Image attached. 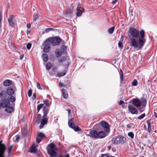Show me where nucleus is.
Returning a JSON list of instances; mask_svg holds the SVG:
<instances>
[{
	"mask_svg": "<svg viewBox=\"0 0 157 157\" xmlns=\"http://www.w3.org/2000/svg\"><path fill=\"white\" fill-rule=\"evenodd\" d=\"M2 140L0 141V157H5V152L6 147L4 144H2Z\"/></svg>",
	"mask_w": 157,
	"mask_h": 157,
	"instance_id": "3",
	"label": "nucleus"
},
{
	"mask_svg": "<svg viewBox=\"0 0 157 157\" xmlns=\"http://www.w3.org/2000/svg\"><path fill=\"white\" fill-rule=\"evenodd\" d=\"M52 70L53 71L55 72V71H56L57 70V68L56 67H53L52 68Z\"/></svg>",
	"mask_w": 157,
	"mask_h": 157,
	"instance_id": "51",
	"label": "nucleus"
},
{
	"mask_svg": "<svg viewBox=\"0 0 157 157\" xmlns=\"http://www.w3.org/2000/svg\"><path fill=\"white\" fill-rule=\"evenodd\" d=\"M114 26L111 27L108 29V32L110 34L112 33L114 31Z\"/></svg>",
	"mask_w": 157,
	"mask_h": 157,
	"instance_id": "33",
	"label": "nucleus"
},
{
	"mask_svg": "<svg viewBox=\"0 0 157 157\" xmlns=\"http://www.w3.org/2000/svg\"><path fill=\"white\" fill-rule=\"evenodd\" d=\"M72 128L76 132L81 131L80 128L78 126H75V125L73 127H72Z\"/></svg>",
	"mask_w": 157,
	"mask_h": 157,
	"instance_id": "29",
	"label": "nucleus"
},
{
	"mask_svg": "<svg viewBox=\"0 0 157 157\" xmlns=\"http://www.w3.org/2000/svg\"><path fill=\"white\" fill-rule=\"evenodd\" d=\"M12 147H13L12 146H11L9 147L8 149V153H10V152L12 150Z\"/></svg>",
	"mask_w": 157,
	"mask_h": 157,
	"instance_id": "47",
	"label": "nucleus"
},
{
	"mask_svg": "<svg viewBox=\"0 0 157 157\" xmlns=\"http://www.w3.org/2000/svg\"><path fill=\"white\" fill-rule=\"evenodd\" d=\"M112 150L113 151L115 152L116 151V149L115 148H112Z\"/></svg>",
	"mask_w": 157,
	"mask_h": 157,
	"instance_id": "62",
	"label": "nucleus"
},
{
	"mask_svg": "<svg viewBox=\"0 0 157 157\" xmlns=\"http://www.w3.org/2000/svg\"><path fill=\"white\" fill-rule=\"evenodd\" d=\"M154 116L156 118H157V114L155 112H154Z\"/></svg>",
	"mask_w": 157,
	"mask_h": 157,
	"instance_id": "60",
	"label": "nucleus"
},
{
	"mask_svg": "<svg viewBox=\"0 0 157 157\" xmlns=\"http://www.w3.org/2000/svg\"><path fill=\"white\" fill-rule=\"evenodd\" d=\"M67 110L68 111V113L70 114L71 112V110L70 109H67Z\"/></svg>",
	"mask_w": 157,
	"mask_h": 157,
	"instance_id": "63",
	"label": "nucleus"
},
{
	"mask_svg": "<svg viewBox=\"0 0 157 157\" xmlns=\"http://www.w3.org/2000/svg\"><path fill=\"white\" fill-rule=\"evenodd\" d=\"M36 146H32L30 150V152L32 153H35V148H36Z\"/></svg>",
	"mask_w": 157,
	"mask_h": 157,
	"instance_id": "36",
	"label": "nucleus"
},
{
	"mask_svg": "<svg viewBox=\"0 0 157 157\" xmlns=\"http://www.w3.org/2000/svg\"><path fill=\"white\" fill-rule=\"evenodd\" d=\"M118 46L121 49H122L123 48V44L121 40L118 43Z\"/></svg>",
	"mask_w": 157,
	"mask_h": 157,
	"instance_id": "35",
	"label": "nucleus"
},
{
	"mask_svg": "<svg viewBox=\"0 0 157 157\" xmlns=\"http://www.w3.org/2000/svg\"><path fill=\"white\" fill-rule=\"evenodd\" d=\"M32 46V44L30 43H29L27 44L26 45V47L27 49H30Z\"/></svg>",
	"mask_w": 157,
	"mask_h": 157,
	"instance_id": "46",
	"label": "nucleus"
},
{
	"mask_svg": "<svg viewBox=\"0 0 157 157\" xmlns=\"http://www.w3.org/2000/svg\"><path fill=\"white\" fill-rule=\"evenodd\" d=\"M54 144L51 143L47 147L48 153L51 157H56L57 155V148Z\"/></svg>",
	"mask_w": 157,
	"mask_h": 157,
	"instance_id": "2",
	"label": "nucleus"
},
{
	"mask_svg": "<svg viewBox=\"0 0 157 157\" xmlns=\"http://www.w3.org/2000/svg\"><path fill=\"white\" fill-rule=\"evenodd\" d=\"M101 157H110L109 156L107 155L104 154L101 156Z\"/></svg>",
	"mask_w": 157,
	"mask_h": 157,
	"instance_id": "54",
	"label": "nucleus"
},
{
	"mask_svg": "<svg viewBox=\"0 0 157 157\" xmlns=\"http://www.w3.org/2000/svg\"><path fill=\"white\" fill-rule=\"evenodd\" d=\"M147 103V101L145 98L142 99L141 101V104L143 106H146Z\"/></svg>",
	"mask_w": 157,
	"mask_h": 157,
	"instance_id": "28",
	"label": "nucleus"
},
{
	"mask_svg": "<svg viewBox=\"0 0 157 157\" xmlns=\"http://www.w3.org/2000/svg\"><path fill=\"white\" fill-rule=\"evenodd\" d=\"M128 135L132 139L134 137V134L132 132H129L128 133Z\"/></svg>",
	"mask_w": 157,
	"mask_h": 157,
	"instance_id": "37",
	"label": "nucleus"
},
{
	"mask_svg": "<svg viewBox=\"0 0 157 157\" xmlns=\"http://www.w3.org/2000/svg\"><path fill=\"white\" fill-rule=\"evenodd\" d=\"M38 15L36 13H35V15L33 17V21H35L38 18Z\"/></svg>",
	"mask_w": 157,
	"mask_h": 157,
	"instance_id": "41",
	"label": "nucleus"
},
{
	"mask_svg": "<svg viewBox=\"0 0 157 157\" xmlns=\"http://www.w3.org/2000/svg\"><path fill=\"white\" fill-rule=\"evenodd\" d=\"M27 27L29 29L31 27V24H28L27 25Z\"/></svg>",
	"mask_w": 157,
	"mask_h": 157,
	"instance_id": "56",
	"label": "nucleus"
},
{
	"mask_svg": "<svg viewBox=\"0 0 157 157\" xmlns=\"http://www.w3.org/2000/svg\"><path fill=\"white\" fill-rule=\"evenodd\" d=\"M111 147L110 146H108V148L109 150H110L111 149Z\"/></svg>",
	"mask_w": 157,
	"mask_h": 157,
	"instance_id": "64",
	"label": "nucleus"
},
{
	"mask_svg": "<svg viewBox=\"0 0 157 157\" xmlns=\"http://www.w3.org/2000/svg\"><path fill=\"white\" fill-rule=\"evenodd\" d=\"M44 45L47 46H50V44H52V41L51 38L47 39L44 42Z\"/></svg>",
	"mask_w": 157,
	"mask_h": 157,
	"instance_id": "20",
	"label": "nucleus"
},
{
	"mask_svg": "<svg viewBox=\"0 0 157 157\" xmlns=\"http://www.w3.org/2000/svg\"><path fill=\"white\" fill-rule=\"evenodd\" d=\"M128 110L132 114H137L138 113V111L136 109L134 108V106L131 105L129 104L128 106Z\"/></svg>",
	"mask_w": 157,
	"mask_h": 157,
	"instance_id": "6",
	"label": "nucleus"
},
{
	"mask_svg": "<svg viewBox=\"0 0 157 157\" xmlns=\"http://www.w3.org/2000/svg\"><path fill=\"white\" fill-rule=\"evenodd\" d=\"M132 85L135 86L137 85V81L136 79H134L132 82Z\"/></svg>",
	"mask_w": 157,
	"mask_h": 157,
	"instance_id": "38",
	"label": "nucleus"
},
{
	"mask_svg": "<svg viewBox=\"0 0 157 157\" xmlns=\"http://www.w3.org/2000/svg\"><path fill=\"white\" fill-rule=\"evenodd\" d=\"M133 104L136 107H139L141 105V101L138 98H134L132 99Z\"/></svg>",
	"mask_w": 157,
	"mask_h": 157,
	"instance_id": "9",
	"label": "nucleus"
},
{
	"mask_svg": "<svg viewBox=\"0 0 157 157\" xmlns=\"http://www.w3.org/2000/svg\"><path fill=\"white\" fill-rule=\"evenodd\" d=\"M117 1V0H114L112 2V3L113 4H114Z\"/></svg>",
	"mask_w": 157,
	"mask_h": 157,
	"instance_id": "57",
	"label": "nucleus"
},
{
	"mask_svg": "<svg viewBox=\"0 0 157 157\" xmlns=\"http://www.w3.org/2000/svg\"><path fill=\"white\" fill-rule=\"evenodd\" d=\"M52 63L50 62H48L47 63L46 65V69L48 70H50L52 67Z\"/></svg>",
	"mask_w": 157,
	"mask_h": 157,
	"instance_id": "31",
	"label": "nucleus"
},
{
	"mask_svg": "<svg viewBox=\"0 0 157 157\" xmlns=\"http://www.w3.org/2000/svg\"><path fill=\"white\" fill-rule=\"evenodd\" d=\"M145 116V113H144L141 115L140 116H139L138 117L137 119L139 120H141Z\"/></svg>",
	"mask_w": 157,
	"mask_h": 157,
	"instance_id": "39",
	"label": "nucleus"
},
{
	"mask_svg": "<svg viewBox=\"0 0 157 157\" xmlns=\"http://www.w3.org/2000/svg\"><path fill=\"white\" fill-rule=\"evenodd\" d=\"M48 118V117H43L40 126V129L44 127V125L47 123Z\"/></svg>",
	"mask_w": 157,
	"mask_h": 157,
	"instance_id": "8",
	"label": "nucleus"
},
{
	"mask_svg": "<svg viewBox=\"0 0 157 157\" xmlns=\"http://www.w3.org/2000/svg\"><path fill=\"white\" fill-rule=\"evenodd\" d=\"M58 74L59 77H61L64 76L65 75V73L62 72H58Z\"/></svg>",
	"mask_w": 157,
	"mask_h": 157,
	"instance_id": "42",
	"label": "nucleus"
},
{
	"mask_svg": "<svg viewBox=\"0 0 157 157\" xmlns=\"http://www.w3.org/2000/svg\"><path fill=\"white\" fill-rule=\"evenodd\" d=\"M7 94L6 91L5 90L2 91L0 92V98L3 100L6 99Z\"/></svg>",
	"mask_w": 157,
	"mask_h": 157,
	"instance_id": "15",
	"label": "nucleus"
},
{
	"mask_svg": "<svg viewBox=\"0 0 157 157\" xmlns=\"http://www.w3.org/2000/svg\"><path fill=\"white\" fill-rule=\"evenodd\" d=\"M24 55H21L20 56V59H22L24 57Z\"/></svg>",
	"mask_w": 157,
	"mask_h": 157,
	"instance_id": "59",
	"label": "nucleus"
},
{
	"mask_svg": "<svg viewBox=\"0 0 157 157\" xmlns=\"http://www.w3.org/2000/svg\"><path fill=\"white\" fill-rule=\"evenodd\" d=\"M111 142L114 144H119L118 138L117 137L116 138H113L111 140Z\"/></svg>",
	"mask_w": 157,
	"mask_h": 157,
	"instance_id": "25",
	"label": "nucleus"
},
{
	"mask_svg": "<svg viewBox=\"0 0 157 157\" xmlns=\"http://www.w3.org/2000/svg\"><path fill=\"white\" fill-rule=\"evenodd\" d=\"M49 101L48 99L44 101V103L46 105V106H48L49 105Z\"/></svg>",
	"mask_w": 157,
	"mask_h": 157,
	"instance_id": "40",
	"label": "nucleus"
},
{
	"mask_svg": "<svg viewBox=\"0 0 157 157\" xmlns=\"http://www.w3.org/2000/svg\"><path fill=\"white\" fill-rule=\"evenodd\" d=\"M45 137V135L43 132H39L36 139V142L38 143H39L40 142L41 140Z\"/></svg>",
	"mask_w": 157,
	"mask_h": 157,
	"instance_id": "12",
	"label": "nucleus"
},
{
	"mask_svg": "<svg viewBox=\"0 0 157 157\" xmlns=\"http://www.w3.org/2000/svg\"><path fill=\"white\" fill-rule=\"evenodd\" d=\"M37 88H38V89H40V90H42V89L41 88V87H40V83L39 82H37V86H36Z\"/></svg>",
	"mask_w": 157,
	"mask_h": 157,
	"instance_id": "48",
	"label": "nucleus"
},
{
	"mask_svg": "<svg viewBox=\"0 0 157 157\" xmlns=\"http://www.w3.org/2000/svg\"><path fill=\"white\" fill-rule=\"evenodd\" d=\"M10 106V104L8 105L5 108H6L5 109V111L8 113H11L13 111V109L12 107Z\"/></svg>",
	"mask_w": 157,
	"mask_h": 157,
	"instance_id": "17",
	"label": "nucleus"
},
{
	"mask_svg": "<svg viewBox=\"0 0 157 157\" xmlns=\"http://www.w3.org/2000/svg\"><path fill=\"white\" fill-rule=\"evenodd\" d=\"M118 140L119 144H123L126 142V139L123 136H120L118 137Z\"/></svg>",
	"mask_w": 157,
	"mask_h": 157,
	"instance_id": "18",
	"label": "nucleus"
},
{
	"mask_svg": "<svg viewBox=\"0 0 157 157\" xmlns=\"http://www.w3.org/2000/svg\"><path fill=\"white\" fill-rule=\"evenodd\" d=\"M108 133L104 130L98 131V139L104 138L107 135V133Z\"/></svg>",
	"mask_w": 157,
	"mask_h": 157,
	"instance_id": "7",
	"label": "nucleus"
},
{
	"mask_svg": "<svg viewBox=\"0 0 157 157\" xmlns=\"http://www.w3.org/2000/svg\"><path fill=\"white\" fill-rule=\"evenodd\" d=\"M73 118H71L68 121L69 126L71 128H72V127H73L75 125L73 121Z\"/></svg>",
	"mask_w": 157,
	"mask_h": 157,
	"instance_id": "22",
	"label": "nucleus"
},
{
	"mask_svg": "<svg viewBox=\"0 0 157 157\" xmlns=\"http://www.w3.org/2000/svg\"><path fill=\"white\" fill-rule=\"evenodd\" d=\"M13 16L10 15L8 19V21L9 22L10 25L12 26L13 27L14 25V21L13 20Z\"/></svg>",
	"mask_w": 157,
	"mask_h": 157,
	"instance_id": "13",
	"label": "nucleus"
},
{
	"mask_svg": "<svg viewBox=\"0 0 157 157\" xmlns=\"http://www.w3.org/2000/svg\"><path fill=\"white\" fill-rule=\"evenodd\" d=\"M49 110V109L46 106H44L42 109L43 113H44L42 117H47V115L48 113Z\"/></svg>",
	"mask_w": 157,
	"mask_h": 157,
	"instance_id": "14",
	"label": "nucleus"
},
{
	"mask_svg": "<svg viewBox=\"0 0 157 157\" xmlns=\"http://www.w3.org/2000/svg\"><path fill=\"white\" fill-rule=\"evenodd\" d=\"M120 73L121 75L120 76V78L121 80H122L123 78V73L121 70Z\"/></svg>",
	"mask_w": 157,
	"mask_h": 157,
	"instance_id": "45",
	"label": "nucleus"
},
{
	"mask_svg": "<svg viewBox=\"0 0 157 157\" xmlns=\"http://www.w3.org/2000/svg\"><path fill=\"white\" fill-rule=\"evenodd\" d=\"M124 103V102L123 101L121 100L119 102V105H121Z\"/></svg>",
	"mask_w": 157,
	"mask_h": 157,
	"instance_id": "55",
	"label": "nucleus"
},
{
	"mask_svg": "<svg viewBox=\"0 0 157 157\" xmlns=\"http://www.w3.org/2000/svg\"><path fill=\"white\" fill-rule=\"evenodd\" d=\"M90 135H89V136H91L94 138L98 139V131L95 130H93L90 131Z\"/></svg>",
	"mask_w": 157,
	"mask_h": 157,
	"instance_id": "10",
	"label": "nucleus"
},
{
	"mask_svg": "<svg viewBox=\"0 0 157 157\" xmlns=\"http://www.w3.org/2000/svg\"><path fill=\"white\" fill-rule=\"evenodd\" d=\"M6 91L9 95H13L15 92L13 88L10 87L8 88Z\"/></svg>",
	"mask_w": 157,
	"mask_h": 157,
	"instance_id": "16",
	"label": "nucleus"
},
{
	"mask_svg": "<svg viewBox=\"0 0 157 157\" xmlns=\"http://www.w3.org/2000/svg\"><path fill=\"white\" fill-rule=\"evenodd\" d=\"M20 138V137L19 135H17L16 136V141L18 140Z\"/></svg>",
	"mask_w": 157,
	"mask_h": 157,
	"instance_id": "53",
	"label": "nucleus"
},
{
	"mask_svg": "<svg viewBox=\"0 0 157 157\" xmlns=\"http://www.w3.org/2000/svg\"><path fill=\"white\" fill-rule=\"evenodd\" d=\"M42 57L43 61L45 62H46L48 60V55L46 53H44L42 54Z\"/></svg>",
	"mask_w": 157,
	"mask_h": 157,
	"instance_id": "23",
	"label": "nucleus"
},
{
	"mask_svg": "<svg viewBox=\"0 0 157 157\" xmlns=\"http://www.w3.org/2000/svg\"><path fill=\"white\" fill-rule=\"evenodd\" d=\"M72 12H73V10H68L67 12V13H69L70 14H72Z\"/></svg>",
	"mask_w": 157,
	"mask_h": 157,
	"instance_id": "50",
	"label": "nucleus"
},
{
	"mask_svg": "<svg viewBox=\"0 0 157 157\" xmlns=\"http://www.w3.org/2000/svg\"><path fill=\"white\" fill-rule=\"evenodd\" d=\"M50 49V46L45 45L44 48V51L46 53L48 52Z\"/></svg>",
	"mask_w": 157,
	"mask_h": 157,
	"instance_id": "27",
	"label": "nucleus"
},
{
	"mask_svg": "<svg viewBox=\"0 0 157 157\" xmlns=\"http://www.w3.org/2000/svg\"><path fill=\"white\" fill-rule=\"evenodd\" d=\"M64 157H70L69 154H67Z\"/></svg>",
	"mask_w": 157,
	"mask_h": 157,
	"instance_id": "61",
	"label": "nucleus"
},
{
	"mask_svg": "<svg viewBox=\"0 0 157 157\" xmlns=\"http://www.w3.org/2000/svg\"><path fill=\"white\" fill-rule=\"evenodd\" d=\"M129 32L134 38L130 39V44L131 47L134 49V51L142 49L146 42L145 39L144 32L142 30L140 32L133 28H129Z\"/></svg>",
	"mask_w": 157,
	"mask_h": 157,
	"instance_id": "1",
	"label": "nucleus"
},
{
	"mask_svg": "<svg viewBox=\"0 0 157 157\" xmlns=\"http://www.w3.org/2000/svg\"><path fill=\"white\" fill-rule=\"evenodd\" d=\"M9 97H8V99L9 102L10 101L12 102H13L16 101V98L13 96V95H9Z\"/></svg>",
	"mask_w": 157,
	"mask_h": 157,
	"instance_id": "24",
	"label": "nucleus"
},
{
	"mask_svg": "<svg viewBox=\"0 0 157 157\" xmlns=\"http://www.w3.org/2000/svg\"><path fill=\"white\" fill-rule=\"evenodd\" d=\"M32 90L31 89H30L28 91V96L30 97L32 96Z\"/></svg>",
	"mask_w": 157,
	"mask_h": 157,
	"instance_id": "43",
	"label": "nucleus"
},
{
	"mask_svg": "<svg viewBox=\"0 0 157 157\" xmlns=\"http://www.w3.org/2000/svg\"><path fill=\"white\" fill-rule=\"evenodd\" d=\"M54 29L53 28H49L46 29L45 31L46 33H48L50 31H52Z\"/></svg>",
	"mask_w": 157,
	"mask_h": 157,
	"instance_id": "44",
	"label": "nucleus"
},
{
	"mask_svg": "<svg viewBox=\"0 0 157 157\" xmlns=\"http://www.w3.org/2000/svg\"><path fill=\"white\" fill-rule=\"evenodd\" d=\"M147 123L148 126L147 130L149 132H150L151 130V125L150 121V120H147Z\"/></svg>",
	"mask_w": 157,
	"mask_h": 157,
	"instance_id": "26",
	"label": "nucleus"
},
{
	"mask_svg": "<svg viewBox=\"0 0 157 157\" xmlns=\"http://www.w3.org/2000/svg\"><path fill=\"white\" fill-rule=\"evenodd\" d=\"M101 126L104 128V130L106 132H109L110 129L109 124L105 121H102L100 122Z\"/></svg>",
	"mask_w": 157,
	"mask_h": 157,
	"instance_id": "4",
	"label": "nucleus"
},
{
	"mask_svg": "<svg viewBox=\"0 0 157 157\" xmlns=\"http://www.w3.org/2000/svg\"><path fill=\"white\" fill-rule=\"evenodd\" d=\"M60 55L61 53H60L59 52H57L56 53V56L57 57H59L60 56Z\"/></svg>",
	"mask_w": 157,
	"mask_h": 157,
	"instance_id": "52",
	"label": "nucleus"
},
{
	"mask_svg": "<svg viewBox=\"0 0 157 157\" xmlns=\"http://www.w3.org/2000/svg\"><path fill=\"white\" fill-rule=\"evenodd\" d=\"M66 58L65 57H62L60 58H59L58 59V62L59 63H61L63 61H65Z\"/></svg>",
	"mask_w": 157,
	"mask_h": 157,
	"instance_id": "34",
	"label": "nucleus"
},
{
	"mask_svg": "<svg viewBox=\"0 0 157 157\" xmlns=\"http://www.w3.org/2000/svg\"><path fill=\"white\" fill-rule=\"evenodd\" d=\"M52 45L55 46L59 44L61 42V40L59 36L51 38Z\"/></svg>",
	"mask_w": 157,
	"mask_h": 157,
	"instance_id": "5",
	"label": "nucleus"
},
{
	"mask_svg": "<svg viewBox=\"0 0 157 157\" xmlns=\"http://www.w3.org/2000/svg\"><path fill=\"white\" fill-rule=\"evenodd\" d=\"M10 104V102L7 99L3 100L1 103H0V110L1 107L5 108Z\"/></svg>",
	"mask_w": 157,
	"mask_h": 157,
	"instance_id": "11",
	"label": "nucleus"
},
{
	"mask_svg": "<svg viewBox=\"0 0 157 157\" xmlns=\"http://www.w3.org/2000/svg\"><path fill=\"white\" fill-rule=\"evenodd\" d=\"M77 11L76 13V15L77 16H80L82 14V12L81 10H80L78 8H77Z\"/></svg>",
	"mask_w": 157,
	"mask_h": 157,
	"instance_id": "30",
	"label": "nucleus"
},
{
	"mask_svg": "<svg viewBox=\"0 0 157 157\" xmlns=\"http://www.w3.org/2000/svg\"><path fill=\"white\" fill-rule=\"evenodd\" d=\"M44 104H40L38 105L37 106V111L38 112L39 110L43 107H44Z\"/></svg>",
	"mask_w": 157,
	"mask_h": 157,
	"instance_id": "32",
	"label": "nucleus"
},
{
	"mask_svg": "<svg viewBox=\"0 0 157 157\" xmlns=\"http://www.w3.org/2000/svg\"><path fill=\"white\" fill-rule=\"evenodd\" d=\"M33 99H36V94L34 93L33 94Z\"/></svg>",
	"mask_w": 157,
	"mask_h": 157,
	"instance_id": "49",
	"label": "nucleus"
},
{
	"mask_svg": "<svg viewBox=\"0 0 157 157\" xmlns=\"http://www.w3.org/2000/svg\"><path fill=\"white\" fill-rule=\"evenodd\" d=\"M62 93L63 95V98L67 99L68 97V94L66 90L64 89L62 90Z\"/></svg>",
	"mask_w": 157,
	"mask_h": 157,
	"instance_id": "21",
	"label": "nucleus"
},
{
	"mask_svg": "<svg viewBox=\"0 0 157 157\" xmlns=\"http://www.w3.org/2000/svg\"><path fill=\"white\" fill-rule=\"evenodd\" d=\"M12 83V81L10 80H6L3 82V85L4 86H10Z\"/></svg>",
	"mask_w": 157,
	"mask_h": 157,
	"instance_id": "19",
	"label": "nucleus"
},
{
	"mask_svg": "<svg viewBox=\"0 0 157 157\" xmlns=\"http://www.w3.org/2000/svg\"><path fill=\"white\" fill-rule=\"evenodd\" d=\"M59 85L61 87H63L64 86V85L61 82H60L59 83Z\"/></svg>",
	"mask_w": 157,
	"mask_h": 157,
	"instance_id": "58",
	"label": "nucleus"
}]
</instances>
